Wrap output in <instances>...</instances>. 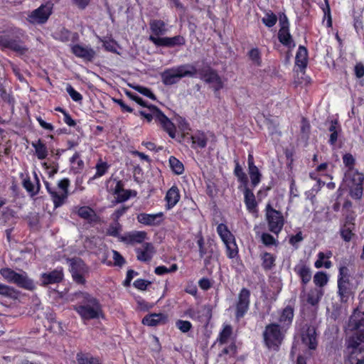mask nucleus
Instances as JSON below:
<instances>
[{
	"instance_id": "nucleus-23",
	"label": "nucleus",
	"mask_w": 364,
	"mask_h": 364,
	"mask_svg": "<svg viewBox=\"0 0 364 364\" xmlns=\"http://www.w3.org/2000/svg\"><path fill=\"white\" fill-rule=\"evenodd\" d=\"M198 245L199 247L200 256L204 258V264L207 266L210 262V259L214 255L215 247L212 244L205 245L202 238L198 240Z\"/></svg>"
},
{
	"instance_id": "nucleus-60",
	"label": "nucleus",
	"mask_w": 364,
	"mask_h": 364,
	"mask_svg": "<svg viewBox=\"0 0 364 364\" xmlns=\"http://www.w3.org/2000/svg\"><path fill=\"white\" fill-rule=\"evenodd\" d=\"M338 281L349 282L348 269L346 267L343 266L339 268V275Z\"/></svg>"
},
{
	"instance_id": "nucleus-9",
	"label": "nucleus",
	"mask_w": 364,
	"mask_h": 364,
	"mask_svg": "<svg viewBox=\"0 0 364 364\" xmlns=\"http://www.w3.org/2000/svg\"><path fill=\"white\" fill-rule=\"evenodd\" d=\"M52 4H46L33 10L28 16V21L33 24L45 23L52 13Z\"/></svg>"
},
{
	"instance_id": "nucleus-45",
	"label": "nucleus",
	"mask_w": 364,
	"mask_h": 364,
	"mask_svg": "<svg viewBox=\"0 0 364 364\" xmlns=\"http://www.w3.org/2000/svg\"><path fill=\"white\" fill-rule=\"evenodd\" d=\"M226 246L227 255L229 258H234L237 255V247L235 238L224 242Z\"/></svg>"
},
{
	"instance_id": "nucleus-24",
	"label": "nucleus",
	"mask_w": 364,
	"mask_h": 364,
	"mask_svg": "<svg viewBox=\"0 0 364 364\" xmlns=\"http://www.w3.org/2000/svg\"><path fill=\"white\" fill-rule=\"evenodd\" d=\"M244 201L247 210L252 214L257 213V203L253 192L248 188L244 191Z\"/></svg>"
},
{
	"instance_id": "nucleus-48",
	"label": "nucleus",
	"mask_w": 364,
	"mask_h": 364,
	"mask_svg": "<svg viewBox=\"0 0 364 364\" xmlns=\"http://www.w3.org/2000/svg\"><path fill=\"white\" fill-rule=\"evenodd\" d=\"M232 334V327L230 325L226 324L223 326L222 331L220 333L218 341L220 343H225Z\"/></svg>"
},
{
	"instance_id": "nucleus-40",
	"label": "nucleus",
	"mask_w": 364,
	"mask_h": 364,
	"mask_svg": "<svg viewBox=\"0 0 364 364\" xmlns=\"http://www.w3.org/2000/svg\"><path fill=\"white\" fill-rule=\"evenodd\" d=\"M277 16L272 11L268 10L264 13L262 18V22L268 28L273 27L277 22Z\"/></svg>"
},
{
	"instance_id": "nucleus-35",
	"label": "nucleus",
	"mask_w": 364,
	"mask_h": 364,
	"mask_svg": "<svg viewBox=\"0 0 364 364\" xmlns=\"http://www.w3.org/2000/svg\"><path fill=\"white\" fill-rule=\"evenodd\" d=\"M294 317V311L293 309L290 306H287L284 308L281 314L279 321L283 326H289L293 319Z\"/></svg>"
},
{
	"instance_id": "nucleus-2",
	"label": "nucleus",
	"mask_w": 364,
	"mask_h": 364,
	"mask_svg": "<svg viewBox=\"0 0 364 364\" xmlns=\"http://www.w3.org/2000/svg\"><path fill=\"white\" fill-rule=\"evenodd\" d=\"M198 71L195 66L191 64H183L164 70L161 76L162 82L166 85L177 83L185 77H195Z\"/></svg>"
},
{
	"instance_id": "nucleus-49",
	"label": "nucleus",
	"mask_w": 364,
	"mask_h": 364,
	"mask_svg": "<svg viewBox=\"0 0 364 364\" xmlns=\"http://www.w3.org/2000/svg\"><path fill=\"white\" fill-rule=\"evenodd\" d=\"M249 174L251 179L252 185L254 187L257 186L259 183L262 176L258 168L252 167V168H250Z\"/></svg>"
},
{
	"instance_id": "nucleus-17",
	"label": "nucleus",
	"mask_w": 364,
	"mask_h": 364,
	"mask_svg": "<svg viewBox=\"0 0 364 364\" xmlns=\"http://www.w3.org/2000/svg\"><path fill=\"white\" fill-rule=\"evenodd\" d=\"M71 50L76 57L86 61H92L95 56V51L87 46L75 44L72 46Z\"/></svg>"
},
{
	"instance_id": "nucleus-21",
	"label": "nucleus",
	"mask_w": 364,
	"mask_h": 364,
	"mask_svg": "<svg viewBox=\"0 0 364 364\" xmlns=\"http://www.w3.org/2000/svg\"><path fill=\"white\" fill-rule=\"evenodd\" d=\"M181 195L179 189L176 186H173L166 193L165 200L166 202V208L171 210L179 201Z\"/></svg>"
},
{
	"instance_id": "nucleus-20",
	"label": "nucleus",
	"mask_w": 364,
	"mask_h": 364,
	"mask_svg": "<svg viewBox=\"0 0 364 364\" xmlns=\"http://www.w3.org/2000/svg\"><path fill=\"white\" fill-rule=\"evenodd\" d=\"M63 273L61 269H56L48 273L41 274V281L43 285L55 284L62 281Z\"/></svg>"
},
{
	"instance_id": "nucleus-22",
	"label": "nucleus",
	"mask_w": 364,
	"mask_h": 364,
	"mask_svg": "<svg viewBox=\"0 0 364 364\" xmlns=\"http://www.w3.org/2000/svg\"><path fill=\"white\" fill-rule=\"evenodd\" d=\"M168 317L164 314H151L142 319V323L148 326H156L167 322Z\"/></svg>"
},
{
	"instance_id": "nucleus-18",
	"label": "nucleus",
	"mask_w": 364,
	"mask_h": 364,
	"mask_svg": "<svg viewBox=\"0 0 364 364\" xmlns=\"http://www.w3.org/2000/svg\"><path fill=\"white\" fill-rule=\"evenodd\" d=\"M139 223L145 225L156 226L160 225L164 220V213L159 212L155 214L140 213L136 217Z\"/></svg>"
},
{
	"instance_id": "nucleus-37",
	"label": "nucleus",
	"mask_w": 364,
	"mask_h": 364,
	"mask_svg": "<svg viewBox=\"0 0 364 364\" xmlns=\"http://www.w3.org/2000/svg\"><path fill=\"white\" fill-rule=\"evenodd\" d=\"M349 282L338 281V294L342 301H346L350 296Z\"/></svg>"
},
{
	"instance_id": "nucleus-50",
	"label": "nucleus",
	"mask_w": 364,
	"mask_h": 364,
	"mask_svg": "<svg viewBox=\"0 0 364 364\" xmlns=\"http://www.w3.org/2000/svg\"><path fill=\"white\" fill-rule=\"evenodd\" d=\"M323 252H320L318 253V259L315 262L314 266L316 268H321L322 267H324L326 269H329L332 266V263L329 260H326L323 262L324 259Z\"/></svg>"
},
{
	"instance_id": "nucleus-14",
	"label": "nucleus",
	"mask_w": 364,
	"mask_h": 364,
	"mask_svg": "<svg viewBox=\"0 0 364 364\" xmlns=\"http://www.w3.org/2000/svg\"><path fill=\"white\" fill-rule=\"evenodd\" d=\"M250 291L243 288L239 293L236 302L235 317L237 320L242 318L249 309Z\"/></svg>"
},
{
	"instance_id": "nucleus-56",
	"label": "nucleus",
	"mask_w": 364,
	"mask_h": 364,
	"mask_svg": "<svg viewBox=\"0 0 364 364\" xmlns=\"http://www.w3.org/2000/svg\"><path fill=\"white\" fill-rule=\"evenodd\" d=\"M66 91L73 99V100L75 102H80L82 100V95L76 91L70 85H67Z\"/></svg>"
},
{
	"instance_id": "nucleus-39",
	"label": "nucleus",
	"mask_w": 364,
	"mask_h": 364,
	"mask_svg": "<svg viewBox=\"0 0 364 364\" xmlns=\"http://www.w3.org/2000/svg\"><path fill=\"white\" fill-rule=\"evenodd\" d=\"M32 146L35 149L36 154L38 159L43 160L47 157V147L41 140H38V141L32 143Z\"/></svg>"
},
{
	"instance_id": "nucleus-63",
	"label": "nucleus",
	"mask_w": 364,
	"mask_h": 364,
	"mask_svg": "<svg viewBox=\"0 0 364 364\" xmlns=\"http://www.w3.org/2000/svg\"><path fill=\"white\" fill-rule=\"evenodd\" d=\"M279 26L280 29H289V22L287 16L284 14H281L279 15Z\"/></svg>"
},
{
	"instance_id": "nucleus-26",
	"label": "nucleus",
	"mask_w": 364,
	"mask_h": 364,
	"mask_svg": "<svg viewBox=\"0 0 364 364\" xmlns=\"http://www.w3.org/2000/svg\"><path fill=\"white\" fill-rule=\"evenodd\" d=\"M34 181H32L29 177H26L23 180V186L30 193L31 196L36 195L40 190V182L36 172H33Z\"/></svg>"
},
{
	"instance_id": "nucleus-38",
	"label": "nucleus",
	"mask_w": 364,
	"mask_h": 364,
	"mask_svg": "<svg viewBox=\"0 0 364 364\" xmlns=\"http://www.w3.org/2000/svg\"><path fill=\"white\" fill-rule=\"evenodd\" d=\"M77 361L78 364H101L97 358L87 353H77Z\"/></svg>"
},
{
	"instance_id": "nucleus-16",
	"label": "nucleus",
	"mask_w": 364,
	"mask_h": 364,
	"mask_svg": "<svg viewBox=\"0 0 364 364\" xmlns=\"http://www.w3.org/2000/svg\"><path fill=\"white\" fill-rule=\"evenodd\" d=\"M295 273L300 277L303 284L302 292L305 291V286L311 279V270L310 267L304 262L300 261L294 268Z\"/></svg>"
},
{
	"instance_id": "nucleus-43",
	"label": "nucleus",
	"mask_w": 364,
	"mask_h": 364,
	"mask_svg": "<svg viewBox=\"0 0 364 364\" xmlns=\"http://www.w3.org/2000/svg\"><path fill=\"white\" fill-rule=\"evenodd\" d=\"M217 232L221 237L223 242L234 238L232 234L229 231L227 226L223 223L219 224L217 227Z\"/></svg>"
},
{
	"instance_id": "nucleus-15",
	"label": "nucleus",
	"mask_w": 364,
	"mask_h": 364,
	"mask_svg": "<svg viewBox=\"0 0 364 364\" xmlns=\"http://www.w3.org/2000/svg\"><path fill=\"white\" fill-rule=\"evenodd\" d=\"M200 78L215 90H220L223 86V82L218 73L210 68H205L200 71Z\"/></svg>"
},
{
	"instance_id": "nucleus-31",
	"label": "nucleus",
	"mask_w": 364,
	"mask_h": 364,
	"mask_svg": "<svg viewBox=\"0 0 364 364\" xmlns=\"http://www.w3.org/2000/svg\"><path fill=\"white\" fill-rule=\"evenodd\" d=\"M278 38L279 42L284 46L288 47L289 48H292L296 46L292 37L289 33V29H279L278 33Z\"/></svg>"
},
{
	"instance_id": "nucleus-3",
	"label": "nucleus",
	"mask_w": 364,
	"mask_h": 364,
	"mask_svg": "<svg viewBox=\"0 0 364 364\" xmlns=\"http://www.w3.org/2000/svg\"><path fill=\"white\" fill-rule=\"evenodd\" d=\"M343 182L350 189V196L360 199L363 195L364 174L358 169L344 171Z\"/></svg>"
},
{
	"instance_id": "nucleus-41",
	"label": "nucleus",
	"mask_w": 364,
	"mask_h": 364,
	"mask_svg": "<svg viewBox=\"0 0 364 364\" xmlns=\"http://www.w3.org/2000/svg\"><path fill=\"white\" fill-rule=\"evenodd\" d=\"M313 279L314 284L318 287V289H321L327 284L328 282V277L324 272H317L314 274Z\"/></svg>"
},
{
	"instance_id": "nucleus-58",
	"label": "nucleus",
	"mask_w": 364,
	"mask_h": 364,
	"mask_svg": "<svg viewBox=\"0 0 364 364\" xmlns=\"http://www.w3.org/2000/svg\"><path fill=\"white\" fill-rule=\"evenodd\" d=\"M14 293L13 287L6 284L0 283V296H11Z\"/></svg>"
},
{
	"instance_id": "nucleus-52",
	"label": "nucleus",
	"mask_w": 364,
	"mask_h": 364,
	"mask_svg": "<svg viewBox=\"0 0 364 364\" xmlns=\"http://www.w3.org/2000/svg\"><path fill=\"white\" fill-rule=\"evenodd\" d=\"M261 241L265 246L277 245L278 241L269 233L264 232L261 235Z\"/></svg>"
},
{
	"instance_id": "nucleus-32",
	"label": "nucleus",
	"mask_w": 364,
	"mask_h": 364,
	"mask_svg": "<svg viewBox=\"0 0 364 364\" xmlns=\"http://www.w3.org/2000/svg\"><path fill=\"white\" fill-rule=\"evenodd\" d=\"M113 193L117 196L119 201H125L129 198V191H124L123 188V184L121 181L114 182V186L112 188Z\"/></svg>"
},
{
	"instance_id": "nucleus-8",
	"label": "nucleus",
	"mask_w": 364,
	"mask_h": 364,
	"mask_svg": "<svg viewBox=\"0 0 364 364\" xmlns=\"http://www.w3.org/2000/svg\"><path fill=\"white\" fill-rule=\"evenodd\" d=\"M264 339L268 348H277L284 338V333L276 323H272L266 326L263 333Z\"/></svg>"
},
{
	"instance_id": "nucleus-11",
	"label": "nucleus",
	"mask_w": 364,
	"mask_h": 364,
	"mask_svg": "<svg viewBox=\"0 0 364 364\" xmlns=\"http://www.w3.org/2000/svg\"><path fill=\"white\" fill-rule=\"evenodd\" d=\"M0 49H10L20 55L26 54L28 50L20 41L11 38L8 35H0Z\"/></svg>"
},
{
	"instance_id": "nucleus-47",
	"label": "nucleus",
	"mask_w": 364,
	"mask_h": 364,
	"mask_svg": "<svg viewBox=\"0 0 364 364\" xmlns=\"http://www.w3.org/2000/svg\"><path fill=\"white\" fill-rule=\"evenodd\" d=\"M343 163L344 165V171H350L351 169H355V159L353 157V156L350 154H345L343 156Z\"/></svg>"
},
{
	"instance_id": "nucleus-61",
	"label": "nucleus",
	"mask_w": 364,
	"mask_h": 364,
	"mask_svg": "<svg viewBox=\"0 0 364 364\" xmlns=\"http://www.w3.org/2000/svg\"><path fill=\"white\" fill-rule=\"evenodd\" d=\"M112 258L114 262V264L121 267L124 264L125 261L123 257L116 250H112Z\"/></svg>"
},
{
	"instance_id": "nucleus-57",
	"label": "nucleus",
	"mask_w": 364,
	"mask_h": 364,
	"mask_svg": "<svg viewBox=\"0 0 364 364\" xmlns=\"http://www.w3.org/2000/svg\"><path fill=\"white\" fill-rule=\"evenodd\" d=\"M176 326L183 333L188 332L192 327V324L190 321L183 320L177 321Z\"/></svg>"
},
{
	"instance_id": "nucleus-42",
	"label": "nucleus",
	"mask_w": 364,
	"mask_h": 364,
	"mask_svg": "<svg viewBox=\"0 0 364 364\" xmlns=\"http://www.w3.org/2000/svg\"><path fill=\"white\" fill-rule=\"evenodd\" d=\"M261 259L262 261V265L266 270H269L274 266L275 257L269 252L262 254Z\"/></svg>"
},
{
	"instance_id": "nucleus-6",
	"label": "nucleus",
	"mask_w": 364,
	"mask_h": 364,
	"mask_svg": "<svg viewBox=\"0 0 364 364\" xmlns=\"http://www.w3.org/2000/svg\"><path fill=\"white\" fill-rule=\"evenodd\" d=\"M0 274L7 282L15 284L21 288L32 290L35 287L33 280L28 278L24 272L18 273L11 268L6 267L0 269Z\"/></svg>"
},
{
	"instance_id": "nucleus-55",
	"label": "nucleus",
	"mask_w": 364,
	"mask_h": 364,
	"mask_svg": "<svg viewBox=\"0 0 364 364\" xmlns=\"http://www.w3.org/2000/svg\"><path fill=\"white\" fill-rule=\"evenodd\" d=\"M248 55L250 60L257 65L261 64L260 52L257 48H252L249 51Z\"/></svg>"
},
{
	"instance_id": "nucleus-54",
	"label": "nucleus",
	"mask_w": 364,
	"mask_h": 364,
	"mask_svg": "<svg viewBox=\"0 0 364 364\" xmlns=\"http://www.w3.org/2000/svg\"><path fill=\"white\" fill-rule=\"evenodd\" d=\"M234 173L235 176L237 177L238 180L242 183L246 184L247 181V176L242 170V168L239 164L237 161H236L235 168L234 170Z\"/></svg>"
},
{
	"instance_id": "nucleus-27",
	"label": "nucleus",
	"mask_w": 364,
	"mask_h": 364,
	"mask_svg": "<svg viewBox=\"0 0 364 364\" xmlns=\"http://www.w3.org/2000/svg\"><path fill=\"white\" fill-rule=\"evenodd\" d=\"M146 236V233L144 231H134L125 234L121 240L127 244L142 243Z\"/></svg>"
},
{
	"instance_id": "nucleus-4",
	"label": "nucleus",
	"mask_w": 364,
	"mask_h": 364,
	"mask_svg": "<svg viewBox=\"0 0 364 364\" xmlns=\"http://www.w3.org/2000/svg\"><path fill=\"white\" fill-rule=\"evenodd\" d=\"M150 112L145 111H139V113L141 116H143L147 122H150L152 119H155L161 127L166 131L170 137L175 138L176 136V127L171 122V120L156 107L150 106L148 107Z\"/></svg>"
},
{
	"instance_id": "nucleus-10",
	"label": "nucleus",
	"mask_w": 364,
	"mask_h": 364,
	"mask_svg": "<svg viewBox=\"0 0 364 364\" xmlns=\"http://www.w3.org/2000/svg\"><path fill=\"white\" fill-rule=\"evenodd\" d=\"M69 180L63 178L58 181L57 186L53 187L50 196L55 208L61 206L68 196Z\"/></svg>"
},
{
	"instance_id": "nucleus-28",
	"label": "nucleus",
	"mask_w": 364,
	"mask_h": 364,
	"mask_svg": "<svg viewBox=\"0 0 364 364\" xmlns=\"http://www.w3.org/2000/svg\"><path fill=\"white\" fill-rule=\"evenodd\" d=\"M149 26L152 33L149 36L160 37L167 31L166 23L161 20H151L149 23Z\"/></svg>"
},
{
	"instance_id": "nucleus-19",
	"label": "nucleus",
	"mask_w": 364,
	"mask_h": 364,
	"mask_svg": "<svg viewBox=\"0 0 364 364\" xmlns=\"http://www.w3.org/2000/svg\"><path fill=\"white\" fill-rule=\"evenodd\" d=\"M137 259L141 262H149L153 257L155 250L151 243H144L141 247L136 249Z\"/></svg>"
},
{
	"instance_id": "nucleus-13",
	"label": "nucleus",
	"mask_w": 364,
	"mask_h": 364,
	"mask_svg": "<svg viewBox=\"0 0 364 364\" xmlns=\"http://www.w3.org/2000/svg\"><path fill=\"white\" fill-rule=\"evenodd\" d=\"M70 272L73 280L78 284H84L85 276L88 272V268L80 259H73L70 262Z\"/></svg>"
},
{
	"instance_id": "nucleus-51",
	"label": "nucleus",
	"mask_w": 364,
	"mask_h": 364,
	"mask_svg": "<svg viewBox=\"0 0 364 364\" xmlns=\"http://www.w3.org/2000/svg\"><path fill=\"white\" fill-rule=\"evenodd\" d=\"M352 348L351 358L352 359L355 358V364H364V350L359 349L358 347Z\"/></svg>"
},
{
	"instance_id": "nucleus-59",
	"label": "nucleus",
	"mask_w": 364,
	"mask_h": 364,
	"mask_svg": "<svg viewBox=\"0 0 364 364\" xmlns=\"http://www.w3.org/2000/svg\"><path fill=\"white\" fill-rule=\"evenodd\" d=\"M134 90L138 91L139 93L142 94L144 96L148 97L149 98H150L151 100H155L156 99L155 95L147 87H142V86H140V85H137V86H134Z\"/></svg>"
},
{
	"instance_id": "nucleus-29",
	"label": "nucleus",
	"mask_w": 364,
	"mask_h": 364,
	"mask_svg": "<svg viewBox=\"0 0 364 364\" xmlns=\"http://www.w3.org/2000/svg\"><path fill=\"white\" fill-rule=\"evenodd\" d=\"M323 295L322 289L314 288L305 295L306 301L311 306H316Z\"/></svg>"
},
{
	"instance_id": "nucleus-46",
	"label": "nucleus",
	"mask_w": 364,
	"mask_h": 364,
	"mask_svg": "<svg viewBox=\"0 0 364 364\" xmlns=\"http://www.w3.org/2000/svg\"><path fill=\"white\" fill-rule=\"evenodd\" d=\"M109 167V166L107 164V163L104 162L100 160L96 164V166H95L96 173L94 175V176L92 177V179H95V178H100V177L104 176L107 173Z\"/></svg>"
},
{
	"instance_id": "nucleus-34",
	"label": "nucleus",
	"mask_w": 364,
	"mask_h": 364,
	"mask_svg": "<svg viewBox=\"0 0 364 364\" xmlns=\"http://www.w3.org/2000/svg\"><path fill=\"white\" fill-rule=\"evenodd\" d=\"M78 215L88 221L92 222L97 219V215L95 212L88 206H82L78 208Z\"/></svg>"
},
{
	"instance_id": "nucleus-64",
	"label": "nucleus",
	"mask_w": 364,
	"mask_h": 364,
	"mask_svg": "<svg viewBox=\"0 0 364 364\" xmlns=\"http://www.w3.org/2000/svg\"><path fill=\"white\" fill-rule=\"evenodd\" d=\"M355 74L357 77L360 78L364 76V65L358 63L355 66Z\"/></svg>"
},
{
	"instance_id": "nucleus-5",
	"label": "nucleus",
	"mask_w": 364,
	"mask_h": 364,
	"mask_svg": "<svg viewBox=\"0 0 364 364\" xmlns=\"http://www.w3.org/2000/svg\"><path fill=\"white\" fill-rule=\"evenodd\" d=\"M364 317L360 313H354L349 318L348 329L355 331L348 341V348H356L364 342Z\"/></svg>"
},
{
	"instance_id": "nucleus-12",
	"label": "nucleus",
	"mask_w": 364,
	"mask_h": 364,
	"mask_svg": "<svg viewBox=\"0 0 364 364\" xmlns=\"http://www.w3.org/2000/svg\"><path fill=\"white\" fill-rule=\"evenodd\" d=\"M149 39L156 46L173 48L175 46H183L186 39L183 36H175L173 37H156L149 36Z\"/></svg>"
},
{
	"instance_id": "nucleus-7",
	"label": "nucleus",
	"mask_w": 364,
	"mask_h": 364,
	"mask_svg": "<svg viewBox=\"0 0 364 364\" xmlns=\"http://www.w3.org/2000/svg\"><path fill=\"white\" fill-rule=\"evenodd\" d=\"M265 218L269 230L278 235L284 225V218L282 213L274 209L270 204H267L265 208Z\"/></svg>"
},
{
	"instance_id": "nucleus-33",
	"label": "nucleus",
	"mask_w": 364,
	"mask_h": 364,
	"mask_svg": "<svg viewBox=\"0 0 364 364\" xmlns=\"http://www.w3.org/2000/svg\"><path fill=\"white\" fill-rule=\"evenodd\" d=\"M308 52L305 47L300 46L296 54V64L301 68H304L307 65Z\"/></svg>"
},
{
	"instance_id": "nucleus-25",
	"label": "nucleus",
	"mask_w": 364,
	"mask_h": 364,
	"mask_svg": "<svg viewBox=\"0 0 364 364\" xmlns=\"http://www.w3.org/2000/svg\"><path fill=\"white\" fill-rule=\"evenodd\" d=\"M302 341L310 349H316L317 346V341L316 332L314 326H310L307 328L305 333L302 335Z\"/></svg>"
},
{
	"instance_id": "nucleus-62",
	"label": "nucleus",
	"mask_w": 364,
	"mask_h": 364,
	"mask_svg": "<svg viewBox=\"0 0 364 364\" xmlns=\"http://www.w3.org/2000/svg\"><path fill=\"white\" fill-rule=\"evenodd\" d=\"M151 283L146 280L139 279L134 281L133 285L138 289L144 290Z\"/></svg>"
},
{
	"instance_id": "nucleus-44",
	"label": "nucleus",
	"mask_w": 364,
	"mask_h": 364,
	"mask_svg": "<svg viewBox=\"0 0 364 364\" xmlns=\"http://www.w3.org/2000/svg\"><path fill=\"white\" fill-rule=\"evenodd\" d=\"M169 164L172 171L178 175L182 174L184 168L183 164L174 156H171L169 159Z\"/></svg>"
},
{
	"instance_id": "nucleus-30",
	"label": "nucleus",
	"mask_w": 364,
	"mask_h": 364,
	"mask_svg": "<svg viewBox=\"0 0 364 364\" xmlns=\"http://www.w3.org/2000/svg\"><path fill=\"white\" fill-rule=\"evenodd\" d=\"M353 229L354 223H353V219L347 218L343 227L341 229V235L344 241L349 242L351 240L354 235L353 233Z\"/></svg>"
},
{
	"instance_id": "nucleus-36",
	"label": "nucleus",
	"mask_w": 364,
	"mask_h": 364,
	"mask_svg": "<svg viewBox=\"0 0 364 364\" xmlns=\"http://www.w3.org/2000/svg\"><path fill=\"white\" fill-rule=\"evenodd\" d=\"M192 146L193 148H204L207 144V138L204 133L197 132L191 136Z\"/></svg>"
},
{
	"instance_id": "nucleus-53",
	"label": "nucleus",
	"mask_w": 364,
	"mask_h": 364,
	"mask_svg": "<svg viewBox=\"0 0 364 364\" xmlns=\"http://www.w3.org/2000/svg\"><path fill=\"white\" fill-rule=\"evenodd\" d=\"M121 231H122L121 225L118 222H114L109 226L107 232L109 235L114 236V237H119Z\"/></svg>"
},
{
	"instance_id": "nucleus-1",
	"label": "nucleus",
	"mask_w": 364,
	"mask_h": 364,
	"mask_svg": "<svg viewBox=\"0 0 364 364\" xmlns=\"http://www.w3.org/2000/svg\"><path fill=\"white\" fill-rule=\"evenodd\" d=\"M78 304L74 306L83 320H91L100 318L102 315V310L98 300L87 292L75 294Z\"/></svg>"
}]
</instances>
